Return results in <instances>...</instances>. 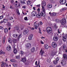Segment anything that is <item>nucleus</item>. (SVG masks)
I'll use <instances>...</instances> for the list:
<instances>
[{
  "instance_id": "42",
  "label": "nucleus",
  "mask_w": 67,
  "mask_h": 67,
  "mask_svg": "<svg viewBox=\"0 0 67 67\" xmlns=\"http://www.w3.org/2000/svg\"><path fill=\"white\" fill-rule=\"evenodd\" d=\"M39 32L38 31V33H40V34H42V32H41V29H40V28H39Z\"/></svg>"
},
{
  "instance_id": "15",
  "label": "nucleus",
  "mask_w": 67,
  "mask_h": 67,
  "mask_svg": "<svg viewBox=\"0 0 67 67\" xmlns=\"http://www.w3.org/2000/svg\"><path fill=\"white\" fill-rule=\"evenodd\" d=\"M35 50V49L34 47H33L31 49V53H34Z\"/></svg>"
},
{
  "instance_id": "27",
  "label": "nucleus",
  "mask_w": 67,
  "mask_h": 67,
  "mask_svg": "<svg viewBox=\"0 0 67 67\" xmlns=\"http://www.w3.org/2000/svg\"><path fill=\"white\" fill-rule=\"evenodd\" d=\"M58 62V61H57L56 60H54L53 61L54 64H55V65H56V64H57Z\"/></svg>"
},
{
  "instance_id": "49",
  "label": "nucleus",
  "mask_w": 67,
  "mask_h": 67,
  "mask_svg": "<svg viewBox=\"0 0 67 67\" xmlns=\"http://www.w3.org/2000/svg\"><path fill=\"white\" fill-rule=\"evenodd\" d=\"M59 60V58L58 57H57L56 58V60L57 61H58Z\"/></svg>"
},
{
  "instance_id": "10",
  "label": "nucleus",
  "mask_w": 67,
  "mask_h": 67,
  "mask_svg": "<svg viewBox=\"0 0 67 67\" xmlns=\"http://www.w3.org/2000/svg\"><path fill=\"white\" fill-rule=\"evenodd\" d=\"M46 2H45L42 1L41 4L42 7H44V6H45L46 5Z\"/></svg>"
},
{
  "instance_id": "57",
  "label": "nucleus",
  "mask_w": 67,
  "mask_h": 67,
  "mask_svg": "<svg viewBox=\"0 0 67 67\" xmlns=\"http://www.w3.org/2000/svg\"><path fill=\"white\" fill-rule=\"evenodd\" d=\"M19 58H20V57L19 56H17L16 57V58H17V59H19Z\"/></svg>"
},
{
  "instance_id": "59",
  "label": "nucleus",
  "mask_w": 67,
  "mask_h": 67,
  "mask_svg": "<svg viewBox=\"0 0 67 67\" xmlns=\"http://www.w3.org/2000/svg\"><path fill=\"white\" fill-rule=\"evenodd\" d=\"M41 44H44V43H43V42H42V41H41Z\"/></svg>"
},
{
  "instance_id": "39",
  "label": "nucleus",
  "mask_w": 67,
  "mask_h": 67,
  "mask_svg": "<svg viewBox=\"0 0 67 67\" xmlns=\"http://www.w3.org/2000/svg\"><path fill=\"white\" fill-rule=\"evenodd\" d=\"M9 20H12V19H13V17L12 16L9 17Z\"/></svg>"
},
{
  "instance_id": "35",
  "label": "nucleus",
  "mask_w": 67,
  "mask_h": 67,
  "mask_svg": "<svg viewBox=\"0 0 67 67\" xmlns=\"http://www.w3.org/2000/svg\"><path fill=\"white\" fill-rule=\"evenodd\" d=\"M31 4V2L30 1H29L28 2H27V4L30 5V4Z\"/></svg>"
},
{
  "instance_id": "25",
  "label": "nucleus",
  "mask_w": 67,
  "mask_h": 67,
  "mask_svg": "<svg viewBox=\"0 0 67 67\" xmlns=\"http://www.w3.org/2000/svg\"><path fill=\"white\" fill-rule=\"evenodd\" d=\"M44 52L43 51L42 52V50H41L40 53L41 54V56H42V55H43V54H44Z\"/></svg>"
},
{
  "instance_id": "14",
  "label": "nucleus",
  "mask_w": 67,
  "mask_h": 67,
  "mask_svg": "<svg viewBox=\"0 0 67 67\" xmlns=\"http://www.w3.org/2000/svg\"><path fill=\"white\" fill-rule=\"evenodd\" d=\"M67 37L66 36H63V40L64 42H66V39Z\"/></svg>"
},
{
  "instance_id": "18",
  "label": "nucleus",
  "mask_w": 67,
  "mask_h": 67,
  "mask_svg": "<svg viewBox=\"0 0 67 67\" xmlns=\"http://www.w3.org/2000/svg\"><path fill=\"white\" fill-rule=\"evenodd\" d=\"M11 49V47H10V46H8L7 47V51H10Z\"/></svg>"
},
{
  "instance_id": "62",
  "label": "nucleus",
  "mask_w": 67,
  "mask_h": 67,
  "mask_svg": "<svg viewBox=\"0 0 67 67\" xmlns=\"http://www.w3.org/2000/svg\"><path fill=\"white\" fill-rule=\"evenodd\" d=\"M37 11H40V9L39 8H38V9H37Z\"/></svg>"
},
{
  "instance_id": "22",
  "label": "nucleus",
  "mask_w": 67,
  "mask_h": 67,
  "mask_svg": "<svg viewBox=\"0 0 67 67\" xmlns=\"http://www.w3.org/2000/svg\"><path fill=\"white\" fill-rule=\"evenodd\" d=\"M65 63H66V62H65V61H62L61 62V64H62L63 66H64V65H65Z\"/></svg>"
},
{
  "instance_id": "20",
  "label": "nucleus",
  "mask_w": 67,
  "mask_h": 67,
  "mask_svg": "<svg viewBox=\"0 0 67 67\" xmlns=\"http://www.w3.org/2000/svg\"><path fill=\"white\" fill-rule=\"evenodd\" d=\"M47 7L49 9H50V8H51L52 7V5H51V4H48L47 5Z\"/></svg>"
},
{
  "instance_id": "5",
  "label": "nucleus",
  "mask_w": 67,
  "mask_h": 67,
  "mask_svg": "<svg viewBox=\"0 0 67 67\" xmlns=\"http://www.w3.org/2000/svg\"><path fill=\"white\" fill-rule=\"evenodd\" d=\"M29 32V30L27 29H26L24 30L23 32V34L24 35H26Z\"/></svg>"
},
{
  "instance_id": "52",
  "label": "nucleus",
  "mask_w": 67,
  "mask_h": 67,
  "mask_svg": "<svg viewBox=\"0 0 67 67\" xmlns=\"http://www.w3.org/2000/svg\"><path fill=\"white\" fill-rule=\"evenodd\" d=\"M3 52H2V50H1L0 52V54H2Z\"/></svg>"
},
{
  "instance_id": "16",
  "label": "nucleus",
  "mask_w": 67,
  "mask_h": 67,
  "mask_svg": "<svg viewBox=\"0 0 67 67\" xmlns=\"http://www.w3.org/2000/svg\"><path fill=\"white\" fill-rule=\"evenodd\" d=\"M33 36L32 34H31V35H30V36L29 37V40H32Z\"/></svg>"
},
{
  "instance_id": "36",
  "label": "nucleus",
  "mask_w": 67,
  "mask_h": 67,
  "mask_svg": "<svg viewBox=\"0 0 67 67\" xmlns=\"http://www.w3.org/2000/svg\"><path fill=\"white\" fill-rule=\"evenodd\" d=\"M16 41H17L16 40L14 39L12 40V41H13V42L14 43H16Z\"/></svg>"
},
{
  "instance_id": "61",
  "label": "nucleus",
  "mask_w": 67,
  "mask_h": 67,
  "mask_svg": "<svg viewBox=\"0 0 67 67\" xmlns=\"http://www.w3.org/2000/svg\"><path fill=\"white\" fill-rule=\"evenodd\" d=\"M31 30H34V28L32 27L31 28Z\"/></svg>"
},
{
  "instance_id": "45",
  "label": "nucleus",
  "mask_w": 67,
  "mask_h": 67,
  "mask_svg": "<svg viewBox=\"0 0 67 67\" xmlns=\"http://www.w3.org/2000/svg\"><path fill=\"white\" fill-rule=\"evenodd\" d=\"M15 30H16L17 31L18 30L19 28V27H15Z\"/></svg>"
},
{
  "instance_id": "6",
  "label": "nucleus",
  "mask_w": 67,
  "mask_h": 67,
  "mask_svg": "<svg viewBox=\"0 0 67 67\" xmlns=\"http://www.w3.org/2000/svg\"><path fill=\"white\" fill-rule=\"evenodd\" d=\"M53 40L54 41H57L58 40V37H57V36H54L53 37Z\"/></svg>"
},
{
  "instance_id": "54",
  "label": "nucleus",
  "mask_w": 67,
  "mask_h": 67,
  "mask_svg": "<svg viewBox=\"0 0 67 67\" xmlns=\"http://www.w3.org/2000/svg\"><path fill=\"white\" fill-rule=\"evenodd\" d=\"M7 24H9L8 26H11V24L9 22L7 23Z\"/></svg>"
},
{
  "instance_id": "40",
  "label": "nucleus",
  "mask_w": 67,
  "mask_h": 67,
  "mask_svg": "<svg viewBox=\"0 0 67 67\" xmlns=\"http://www.w3.org/2000/svg\"><path fill=\"white\" fill-rule=\"evenodd\" d=\"M56 21L58 23L59 22V21H61V20H60L59 19H56Z\"/></svg>"
},
{
  "instance_id": "60",
  "label": "nucleus",
  "mask_w": 67,
  "mask_h": 67,
  "mask_svg": "<svg viewBox=\"0 0 67 67\" xmlns=\"http://www.w3.org/2000/svg\"><path fill=\"white\" fill-rule=\"evenodd\" d=\"M10 61L11 62H14V61H13V59L10 60Z\"/></svg>"
},
{
  "instance_id": "50",
  "label": "nucleus",
  "mask_w": 67,
  "mask_h": 67,
  "mask_svg": "<svg viewBox=\"0 0 67 67\" xmlns=\"http://www.w3.org/2000/svg\"><path fill=\"white\" fill-rule=\"evenodd\" d=\"M10 9H13V7L12 6L10 5Z\"/></svg>"
},
{
  "instance_id": "1",
  "label": "nucleus",
  "mask_w": 67,
  "mask_h": 67,
  "mask_svg": "<svg viewBox=\"0 0 67 67\" xmlns=\"http://www.w3.org/2000/svg\"><path fill=\"white\" fill-rule=\"evenodd\" d=\"M46 31L48 34H52V28L51 27H48L46 29Z\"/></svg>"
},
{
  "instance_id": "30",
  "label": "nucleus",
  "mask_w": 67,
  "mask_h": 67,
  "mask_svg": "<svg viewBox=\"0 0 67 67\" xmlns=\"http://www.w3.org/2000/svg\"><path fill=\"white\" fill-rule=\"evenodd\" d=\"M13 36L14 37L16 38L18 36V35L16 34H14L13 35Z\"/></svg>"
},
{
  "instance_id": "7",
  "label": "nucleus",
  "mask_w": 67,
  "mask_h": 67,
  "mask_svg": "<svg viewBox=\"0 0 67 67\" xmlns=\"http://www.w3.org/2000/svg\"><path fill=\"white\" fill-rule=\"evenodd\" d=\"M37 22V21H36L34 23V24H35V29H37V27L39 26V24H36Z\"/></svg>"
},
{
  "instance_id": "43",
  "label": "nucleus",
  "mask_w": 67,
  "mask_h": 67,
  "mask_svg": "<svg viewBox=\"0 0 67 67\" xmlns=\"http://www.w3.org/2000/svg\"><path fill=\"white\" fill-rule=\"evenodd\" d=\"M17 13L18 14V15H20V13H19V10H18L17 11Z\"/></svg>"
},
{
  "instance_id": "63",
  "label": "nucleus",
  "mask_w": 67,
  "mask_h": 67,
  "mask_svg": "<svg viewBox=\"0 0 67 67\" xmlns=\"http://www.w3.org/2000/svg\"><path fill=\"white\" fill-rule=\"evenodd\" d=\"M37 61H36V63H35V65H37Z\"/></svg>"
},
{
  "instance_id": "26",
  "label": "nucleus",
  "mask_w": 67,
  "mask_h": 67,
  "mask_svg": "<svg viewBox=\"0 0 67 67\" xmlns=\"http://www.w3.org/2000/svg\"><path fill=\"white\" fill-rule=\"evenodd\" d=\"M5 37H4L3 38V44H4V43H5Z\"/></svg>"
},
{
  "instance_id": "32",
  "label": "nucleus",
  "mask_w": 67,
  "mask_h": 67,
  "mask_svg": "<svg viewBox=\"0 0 67 67\" xmlns=\"http://www.w3.org/2000/svg\"><path fill=\"white\" fill-rule=\"evenodd\" d=\"M4 64L5 65H4V67H9V66L8 65V64L7 63H4Z\"/></svg>"
},
{
  "instance_id": "64",
  "label": "nucleus",
  "mask_w": 67,
  "mask_h": 67,
  "mask_svg": "<svg viewBox=\"0 0 67 67\" xmlns=\"http://www.w3.org/2000/svg\"><path fill=\"white\" fill-rule=\"evenodd\" d=\"M34 9V10H35V7H33V8Z\"/></svg>"
},
{
  "instance_id": "13",
  "label": "nucleus",
  "mask_w": 67,
  "mask_h": 67,
  "mask_svg": "<svg viewBox=\"0 0 67 67\" xmlns=\"http://www.w3.org/2000/svg\"><path fill=\"white\" fill-rule=\"evenodd\" d=\"M63 48V49H66L67 48V47L66 46V45L65 44L63 45V46L62 47Z\"/></svg>"
},
{
  "instance_id": "21",
  "label": "nucleus",
  "mask_w": 67,
  "mask_h": 67,
  "mask_svg": "<svg viewBox=\"0 0 67 67\" xmlns=\"http://www.w3.org/2000/svg\"><path fill=\"white\" fill-rule=\"evenodd\" d=\"M44 48L46 49H48V46L47 44H45L44 45Z\"/></svg>"
},
{
  "instance_id": "37",
  "label": "nucleus",
  "mask_w": 67,
  "mask_h": 67,
  "mask_svg": "<svg viewBox=\"0 0 67 67\" xmlns=\"http://www.w3.org/2000/svg\"><path fill=\"white\" fill-rule=\"evenodd\" d=\"M4 63L3 62L2 63V64L1 65V67H3V66H4Z\"/></svg>"
},
{
  "instance_id": "44",
  "label": "nucleus",
  "mask_w": 67,
  "mask_h": 67,
  "mask_svg": "<svg viewBox=\"0 0 67 67\" xmlns=\"http://www.w3.org/2000/svg\"><path fill=\"white\" fill-rule=\"evenodd\" d=\"M20 52L21 55H23V51H20Z\"/></svg>"
},
{
  "instance_id": "34",
  "label": "nucleus",
  "mask_w": 67,
  "mask_h": 67,
  "mask_svg": "<svg viewBox=\"0 0 67 67\" xmlns=\"http://www.w3.org/2000/svg\"><path fill=\"white\" fill-rule=\"evenodd\" d=\"M42 7V9L43 11L44 12V13H45V9L44 8V6Z\"/></svg>"
},
{
  "instance_id": "19",
  "label": "nucleus",
  "mask_w": 67,
  "mask_h": 67,
  "mask_svg": "<svg viewBox=\"0 0 67 67\" xmlns=\"http://www.w3.org/2000/svg\"><path fill=\"white\" fill-rule=\"evenodd\" d=\"M3 22H4L5 23L6 22H8V19H4L3 20Z\"/></svg>"
},
{
  "instance_id": "33",
  "label": "nucleus",
  "mask_w": 67,
  "mask_h": 67,
  "mask_svg": "<svg viewBox=\"0 0 67 67\" xmlns=\"http://www.w3.org/2000/svg\"><path fill=\"white\" fill-rule=\"evenodd\" d=\"M22 37V34H20L18 38V41L19 40V39L20 38V37Z\"/></svg>"
},
{
  "instance_id": "4",
  "label": "nucleus",
  "mask_w": 67,
  "mask_h": 67,
  "mask_svg": "<svg viewBox=\"0 0 67 67\" xmlns=\"http://www.w3.org/2000/svg\"><path fill=\"white\" fill-rule=\"evenodd\" d=\"M66 2V0H60V3L61 4H65Z\"/></svg>"
},
{
  "instance_id": "55",
  "label": "nucleus",
  "mask_w": 67,
  "mask_h": 67,
  "mask_svg": "<svg viewBox=\"0 0 67 67\" xmlns=\"http://www.w3.org/2000/svg\"><path fill=\"white\" fill-rule=\"evenodd\" d=\"M7 24H9L8 26H11V24L9 22L7 23Z\"/></svg>"
},
{
  "instance_id": "3",
  "label": "nucleus",
  "mask_w": 67,
  "mask_h": 67,
  "mask_svg": "<svg viewBox=\"0 0 67 67\" xmlns=\"http://www.w3.org/2000/svg\"><path fill=\"white\" fill-rule=\"evenodd\" d=\"M51 46L53 47H54V48H55L57 46V44L56 42H53L51 43Z\"/></svg>"
},
{
  "instance_id": "48",
  "label": "nucleus",
  "mask_w": 67,
  "mask_h": 67,
  "mask_svg": "<svg viewBox=\"0 0 67 67\" xmlns=\"http://www.w3.org/2000/svg\"><path fill=\"white\" fill-rule=\"evenodd\" d=\"M25 20H27V17H26L24 18Z\"/></svg>"
},
{
  "instance_id": "24",
  "label": "nucleus",
  "mask_w": 67,
  "mask_h": 67,
  "mask_svg": "<svg viewBox=\"0 0 67 67\" xmlns=\"http://www.w3.org/2000/svg\"><path fill=\"white\" fill-rule=\"evenodd\" d=\"M8 42L10 43V44H11L12 43V39L10 38H9L8 40Z\"/></svg>"
},
{
  "instance_id": "31",
  "label": "nucleus",
  "mask_w": 67,
  "mask_h": 67,
  "mask_svg": "<svg viewBox=\"0 0 67 67\" xmlns=\"http://www.w3.org/2000/svg\"><path fill=\"white\" fill-rule=\"evenodd\" d=\"M40 14H38L37 15H36V16L37 17H38L39 18H41V17H40Z\"/></svg>"
},
{
  "instance_id": "2",
  "label": "nucleus",
  "mask_w": 67,
  "mask_h": 67,
  "mask_svg": "<svg viewBox=\"0 0 67 67\" xmlns=\"http://www.w3.org/2000/svg\"><path fill=\"white\" fill-rule=\"evenodd\" d=\"M66 23V18H63L62 20V22L61 23V24L62 25H64L65 23Z\"/></svg>"
},
{
  "instance_id": "53",
  "label": "nucleus",
  "mask_w": 67,
  "mask_h": 67,
  "mask_svg": "<svg viewBox=\"0 0 67 67\" xmlns=\"http://www.w3.org/2000/svg\"><path fill=\"white\" fill-rule=\"evenodd\" d=\"M62 47H61L60 48H59V50L60 51H62Z\"/></svg>"
},
{
  "instance_id": "58",
  "label": "nucleus",
  "mask_w": 67,
  "mask_h": 67,
  "mask_svg": "<svg viewBox=\"0 0 67 67\" xmlns=\"http://www.w3.org/2000/svg\"><path fill=\"white\" fill-rule=\"evenodd\" d=\"M3 18V17L2 16H0V19H1Z\"/></svg>"
},
{
  "instance_id": "38",
  "label": "nucleus",
  "mask_w": 67,
  "mask_h": 67,
  "mask_svg": "<svg viewBox=\"0 0 67 67\" xmlns=\"http://www.w3.org/2000/svg\"><path fill=\"white\" fill-rule=\"evenodd\" d=\"M11 3L12 4H14V1L13 0H11Z\"/></svg>"
},
{
  "instance_id": "46",
  "label": "nucleus",
  "mask_w": 67,
  "mask_h": 67,
  "mask_svg": "<svg viewBox=\"0 0 67 67\" xmlns=\"http://www.w3.org/2000/svg\"><path fill=\"white\" fill-rule=\"evenodd\" d=\"M39 25H42L43 24V23L42 22H40L38 23Z\"/></svg>"
},
{
  "instance_id": "41",
  "label": "nucleus",
  "mask_w": 67,
  "mask_h": 67,
  "mask_svg": "<svg viewBox=\"0 0 67 67\" xmlns=\"http://www.w3.org/2000/svg\"><path fill=\"white\" fill-rule=\"evenodd\" d=\"M35 12H32V13H31V15H34V14H35Z\"/></svg>"
},
{
  "instance_id": "51",
  "label": "nucleus",
  "mask_w": 67,
  "mask_h": 67,
  "mask_svg": "<svg viewBox=\"0 0 67 67\" xmlns=\"http://www.w3.org/2000/svg\"><path fill=\"white\" fill-rule=\"evenodd\" d=\"M0 29H1V30H3V28L2 26H0Z\"/></svg>"
},
{
  "instance_id": "29",
  "label": "nucleus",
  "mask_w": 67,
  "mask_h": 67,
  "mask_svg": "<svg viewBox=\"0 0 67 67\" xmlns=\"http://www.w3.org/2000/svg\"><path fill=\"white\" fill-rule=\"evenodd\" d=\"M4 31L5 33H8V29H5L4 30Z\"/></svg>"
},
{
  "instance_id": "8",
  "label": "nucleus",
  "mask_w": 67,
  "mask_h": 67,
  "mask_svg": "<svg viewBox=\"0 0 67 67\" xmlns=\"http://www.w3.org/2000/svg\"><path fill=\"white\" fill-rule=\"evenodd\" d=\"M63 58L64 60H66V59H67V55L66 54H63Z\"/></svg>"
},
{
  "instance_id": "11",
  "label": "nucleus",
  "mask_w": 67,
  "mask_h": 67,
  "mask_svg": "<svg viewBox=\"0 0 67 67\" xmlns=\"http://www.w3.org/2000/svg\"><path fill=\"white\" fill-rule=\"evenodd\" d=\"M13 51L14 53L15 54H17V53H18V51L15 48H14Z\"/></svg>"
},
{
  "instance_id": "28",
  "label": "nucleus",
  "mask_w": 67,
  "mask_h": 67,
  "mask_svg": "<svg viewBox=\"0 0 67 67\" xmlns=\"http://www.w3.org/2000/svg\"><path fill=\"white\" fill-rule=\"evenodd\" d=\"M41 16H45V14H44V13H43V12H41Z\"/></svg>"
},
{
  "instance_id": "23",
  "label": "nucleus",
  "mask_w": 67,
  "mask_h": 67,
  "mask_svg": "<svg viewBox=\"0 0 67 67\" xmlns=\"http://www.w3.org/2000/svg\"><path fill=\"white\" fill-rule=\"evenodd\" d=\"M56 15V13H52L51 14V15L52 16H55Z\"/></svg>"
},
{
  "instance_id": "47",
  "label": "nucleus",
  "mask_w": 67,
  "mask_h": 67,
  "mask_svg": "<svg viewBox=\"0 0 67 67\" xmlns=\"http://www.w3.org/2000/svg\"><path fill=\"white\" fill-rule=\"evenodd\" d=\"M47 61L48 63H50L51 62V60L50 59H48L47 60Z\"/></svg>"
},
{
  "instance_id": "12",
  "label": "nucleus",
  "mask_w": 67,
  "mask_h": 67,
  "mask_svg": "<svg viewBox=\"0 0 67 67\" xmlns=\"http://www.w3.org/2000/svg\"><path fill=\"white\" fill-rule=\"evenodd\" d=\"M20 2L22 4H24L25 3V0H20Z\"/></svg>"
},
{
  "instance_id": "17",
  "label": "nucleus",
  "mask_w": 67,
  "mask_h": 67,
  "mask_svg": "<svg viewBox=\"0 0 67 67\" xmlns=\"http://www.w3.org/2000/svg\"><path fill=\"white\" fill-rule=\"evenodd\" d=\"M21 61L24 63H25L26 62V59L25 58H23L21 59Z\"/></svg>"
},
{
  "instance_id": "9",
  "label": "nucleus",
  "mask_w": 67,
  "mask_h": 67,
  "mask_svg": "<svg viewBox=\"0 0 67 67\" xmlns=\"http://www.w3.org/2000/svg\"><path fill=\"white\" fill-rule=\"evenodd\" d=\"M31 46V44L29 43H28L26 44V47L27 48H29Z\"/></svg>"
},
{
  "instance_id": "56",
  "label": "nucleus",
  "mask_w": 67,
  "mask_h": 67,
  "mask_svg": "<svg viewBox=\"0 0 67 67\" xmlns=\"http://www.w3.org/2000/svg\"><path fill=\"white\" fill-rule=\"evenodd\" d=\"M58 32L59 33H60V32L59 31V29H58Z\"/></svg>"
}]
</instances>
